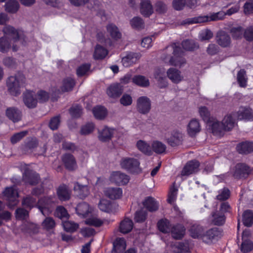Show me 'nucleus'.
<instances>
[{
    "instance_id": "obj_43",
    "label": "nucleus",
    "mask_w": 253,
    "mask_h": 253,
    "mask_svg": "<svg viewBox=\"0 0 253 253\" xmlns=\"http://www.w3.org/2000/svg\"><path fill=\"white\" fill-rule=\"evenodd\" d=\"M237 79L240 86L242 87L247 86L248 78L245 70L241 69L238 72Z\"/></svg>"
},
{
    "instance_id": "obj_49",
    "label": "nucleus",
    "mask_w": 253,
    "mask_h": 253,
    "mask_svg": "<svg viewBox=\"0 0 253 253\" xmlns=\"http://www.w3.org/2000/svg\"><path fill=\"white\" fill-rule=\"evenodd\" d=\"M243 221L245 226L250 227L253 223V212L250 210L246 211L243 215Z\"/></svg>"
},
{
    "instance_id": "obj_61",
    "label": "nucleus",
    "mask_w": 253,
    "mask_h": 253,
    "mask_svg": "<svg viewBox=\"0 0 253 253\" xmlns=\"http://www.w3.org/2000/svg\"><path fill=\"white\" fill-rule=\"evenodd\" d=\"M253 250V242L251 240H246L242 242L241 250L244 253H247Z\"/></svg>"
},
{
    "instance_id": "obj_57",
    "label": "nucleus",
    "mask_w": 253,
    "mask_h": 253,
    "mask_svg": "<svg viewBox=\"0 0 253 253\" xmlns=\"http://www.w3.org/2000/svg\"><path fill=\"white\" fill-rule=\"evenodd\" d=\"M64 230L67 232H74L79 227V225L71 221H66L63 223Z\"/></svg>"
},
{
    "instance_id": "obj_2",
    "label": "nucleus",
    "mask_w": 253,
    "mask_h": 253,
    "mask_svg": "<svg viewBox=\"0 0 253 253\" xmlns=\"http://www.w3.org/2000/svg\"><path fill=\"white\" fill-rule=\"evenodd\" d=\"M25 83V77L21 73L18 72L15 75L9 77L6 81L8 91L12 95H19Z\"/></svg>"
},
{
    "instance_id": "obj_18",
    "label": "nucleus",
    "mask_w": 253,
    "mask_h": 253,
    "mask_svg": "<svg viewBox=\"0 0 253 253\" xmlns=\"http://www.w3.org/2000/svg\"><path fill=\"white\" fill-rule=\"evenodd\" d=\"M6 115L9 120L14 123H16L21 120L22 112L18 108L12 107L6 109Z\"/></svg>"
},
{
    "instance_id": "obj_50",
    "label": "nucleus",
    "mask_w": 253,
    "mask_h": 253,
    "mask_svg": "<svg viewBox=\"0 0 253 253\" xmlns=\"http://www.w3.org/2000/svg\"><path fill=\"white\" fill-rule=\"evenodd\" d=\"M152 149L157 154H162L165 152L166 146L160 141H155L152 143Z\"/></svg>"
},
{
    "instance_id": "obj_37",
    "label": "nucleus",
    "mask_w": 253,
    "mask_h": 253,
    "mask_svg": "<svg viewBox=\"0 0 253 253\" xmlns=\"http://www.w3.org/2000/svg\"><path fill=\"white\" fill-rule=\"evenodd\" d=\"M209 21V15L199 16L193 18H187L183 20L182 25L192 24L194 23H201Z\"/></svg>"
},
{
    "instance_id": "obj_4",
    "label": "nucleus",
    "mask_w": 253,
    "mask_h": 253,
    "mask_svg": "<svg viewBox=\"0 0 253 253\" xmlns=\"http://www.w3.org/2000/svg\"><path fill=\"white\" fill-rule=\"evenodd\" d=\"M173 56H171L169 61L170 65L181 67L186 64V60L183 57L184 52L180 47L175 44L172 45Z\"/></svg>"
},
{
    "instance_id": "obj_38",
    "label": "nucleus",
    "mask_w": 253,
    "mask_h": 253,
    "mask_svg": "<svg viewBox=\"0 0 253 253\" xmlns=\"http://www.w3.org/2000/svg\"><path fill=\"white\" fill-rule=\"evenodd\" d=\"M154 76L161 88L165 87L167 85V79L165 77V71L163 70H157L155 73Z\"/></svg>"
},
{
    "instance_id": "obj_9",
    "label": "nucleus",
    "mask_w": 253,
    "mask_h": 253,
    "mask_svg": "<svg viewBox=\"0 0 253 253\" xmlns=\"http://www.w3.org/2000/svg\"><path fill=\"white\" fill-rule=\"evenodd\" d=\"M3 32L4 34L3 37H6L7 39L11 38L14 42L21 39L24 40L23 32L16 29L13 27L8 25L3 28Z\"/></svg>"
},
{
    "instance_id": "obj_31",
    "label": "nucleus",
    "mask_w": 253,
    "mask_h": 253,
    "mask_svg": "<svg viewBox=\"0 0 253 253\" xmlns=\"http://www.w3.org/2000/svg\"><path fill=\"white\" fill-rule=\"evenodd\" d=\"M172 237L175 239H181L184 236L185 229L180 224L171 227L170 231Z\"/></svg>"
},
{
    "instance_id": "obj_23",
    "label": "nucleus",
    "mask_w": 253,
    "mask_h": 253,
    "mask_svg": "<svg viewBox=\"0 0 253 253\" xmlns=\"http://www.w3.org/2000/svg\"><path fill=\"white\" fill-rule=\"evenodd\" d=\"M139 58L138 53L130 52L122 58V62L124 67H127L135 63Z\"/></svg>"
},
{
    "instance_id": "obj_32",
    "label": "nucleus",
    "mask_w": 253,
    "mask_h": 253,
    "mask_svg": "<svg viewBox=\"0 0 253 253\" xmlns=\"http://www.w3.org/2000/svg\"><path fill=\"white\" fill-rule=\"evenodd\" d=\"M237 150L240 154H248L253 152V142H245L237 146Z\"/></svg>"
},
{
    "instance_id": "obj_11",
    "label": "nucleus",
    "mask_w": 253,
    "mask_h": 253,
    "mask_svg": "<svg viewBox=\"0 0 253 253\" xmlns=\"http://www.w3.org/2000/svg\"><path fill=\"white\" fill-rule=\"evenodd\" d=\"M110 180L118 185H124L126 184L129 180L128 175L120 171L113 172L110 176Z\"/></svg>"
},
{
    "instance_id": "obj_33",
    "label": "nucleus",
    "mask_w": 253,
    "mask_h": 253,
    "mask_svg": "<svg viewBox=\"0 0 253 253\" xmlns=\"http://www.w3.org/2000/svg\"><path fill=\"white\" fill-rule=\"evenodd\" d=\"M133 226L132 221L128 218H126L120 222V231L124 234L127 233L131 231Z\"/></svg>"
},
{
    "instance_id": "obj_64",
    "label": "nucleus",
    "mask_w": 253,
    "mask_h": 253,
    "mask_svg": "<svg viewBox=\"0 0 253 253\" xmlns=\"http://www.w3.org/2000/svg\"><path fill=\"white\" fill-rule=\"evenodd\" d=\"M103 222L96 217H91L86 219L85 223L89 225L99 227L101 226Z\"/></svg>"
},
{
    "instance_id": "obj_13",
    "label": "nucleus",
    "mask_w": 253,
    "mask_h": 253,
    "mask_svg": "<svg viewBox=\"0 0 253 253\" xmlns=\"http://www.w3.org/2000/svg\"><path fill=\"white\" fill-rule=\"evenodd\" d=\"M23 180L26 183L35 185L39 183L40 176L35 171L26 168L23 173Z\"/></svg>"
},
{
    "instance_id": "obj_63",
    "label": "nucleus",
    "mask_w": 253,
    "mask_h": 253,
    "mask_svg": "<svg viewBox=\"0 0 253 253\" xmlns=\"http://www.w3.org/2000/svg\"><path fill=\"white\" fill-rule=\"evenodd\" d=\"M70 114L73 118H79L82 114V107L78 105L73 106L69 110Z\"/></svg>"
},
{
    "instance_id": "obj_39",
    "label": "nucleus",
    "mask_w": 253,
    "mask_h": 253,
    "mask_svg": "<svg viewBox=\"0 0 253 253\" xmlns=\"http://www.w3.org/2000/svg\"><path fill=\"white\" fill-rule=\"evenodd\" d=\"M5 10L10 13H16L19 8V4L16 0H10L5 4Z\"/></svg>"
},
{
    "instance_id": "obj_46",
    "label": "nucleus",
    "mask_w": 253,
    "mask_h": 253,
    "mask_svg": "<svg viewBox=\"0 0 253 253\" xmlns=\"http://www.w3.org/2000/svg\"><path fill=\"white\" fill-rule=\"evenodd\" d=\"M22 229L29 234H36L39 231L37 225L30 222H24L22 225Z\"/></svg>"
},
{
    "instance_id": "obj_40",
    "label": "nucleus",
    "mask_w": 253,
    "mask_h": 253,
    "mask_svg": "<svg viewBox=\"0 0 253 253\" xmlns=\"http://www.w3.org/2000/svg\"><path fill=\"white\" fill-rule=\"evenodd\" d=\"M132 82L141 87H147L149 85V80L141 75L135 76L132 79Z\"/></svg>"
},
{
    "instance_id": "obj_56",
    "label": "nucleus",
    "mask_w": 253,
    "mask_h": 253,
    "mask_svg": "<svg viewBox=\"0 0 253 253\" xmlns=\"http://www.w3.org/2000/svg\"><path fill=\"white\" fill-rule=\"evenodd\" d=\"M98 41L106 46L111 45L112 42L110 38H107L105 34L102 32H98L96 36Z\"/></svg>"
},
{
    "instance_id": "obj_47",
    "label": "nucleus",
    "mask_w": 253,
    "mask_h": 253,
    "mask_svg": "<svg viewBox=\"0 0 253 253\" xmlns=\"http://www.w3.org/2000/svg\"><path fill=\"white\" fill-rule=\"evenodd\" d=\"M75 85V81L70 77L65 78L63 81L62 90L63 91H69L72 90Z\"/></svg>"
},
{
    "instance_id": "obj_48",
    "label": "nucleus",
    "mask_w": 253,
    "mask_h": 253,
    "mask_svg": "<svg viewBox=\"0 0 253 253\" xmlns=\"http://www.w3.org/2000/svg\"><path fill=\"white\" fill-rule=\"evenodd\" d=\"M93 113L96 119L101 120L107 115V110L103 106H96L93 108Z\"/></svg>"
},
{
    "instance_id": "obj_52",
    "label": "nucleus",
    "mask_w": 253,
    "mask_h": 253,
    "mask_svg": "<svg viewBox=\"0 0 253 253\" xmlns=\"http://www.w3.org/2000/svg\"><path fill=\"white\" fill-rule=\"evenodd\" d=\"M147 216V211L143 209H141L135 212L134 219L136 222H143L145 221Z\"/></svg>"
},
{
    "instance_id": "obj_34",
    "label": "nucleus",
    "mask_w": 253,
    "mask_h": 253,
    "mask_svg": "<svg viewBox=\"0 0 253 253\" xmlns=\"http://www.w3.org/2000/svg\"><path fill=\"white\" fill-rule=\"evenodd\" d=\"M201 130L199 122L196 119L192 120L188 126V133L191 136H194Z\"/></svg>"
},
{
    "instance_id": "obj_20",
    "label": "nucleus",
    "mask_w": 253,
    "mask_h": 253,
    "mask_svg": "<svg viewBox=\"0 0 253 253\" xmlns=\"http://www.w3.org/2000/svg\"><path fill=\"white\" fill-rule=\"evenodd\" d=\"M216 42L222 47L228 46L231 43L230 36L224 31H220L216 35Z\"/></svg>"
},
{
    "instance_id": "obj_27",
    "label": "nucleus",
    "mask_w": 253,
    "mask_h": 253,
    "mask_svg": "<svg viewBox=\"0 0 253 253\" xmlns=\"http://www.w3.org/2000/svg\"><path fill=\"white\" fill-rule=\"evenodd\" d=\"M205 230V228L202 226L195 224L191 226L189 232L192 238L201 239Z\"/></svg>"
},
{
    "instance_id": "obj_26",
    "label": "nucleus",
    "mask_w": 253,
    "mask_h": 253,
    "mask_svg": "<svg viewBox=\"0 0 253 253\" xmlns=\"http://www.w3.org/2000/svg\"><path fill=\"white\" fill-rule=\"evenodd\" d=\"M140 13L146 17H149L153 12V6L149 0H143L140 5Z\"/></svg>"
},
{
    "instance_id": "obj_51",
    "label": "nucleus",
    "mask_w": 253,
    "mask_h": 253,
    "mask_svg": "<svg viewBox=\"0 0 253 253\" xmlns=\"http://www.w3.org/2000/svg\"><path fill=\"white\" fill-rule=\"evenodd\" d=\"M181 44L183 48L188 51H193L199 48L198 44L192 40H185L182 42Z\"/></svg>"
},
{
    "instance_id": "obj_19",
    "label": "nucleus",
    "mask_w": 253,
    "mask_h": 253,
    "mask_svg": "<svg viewBox=\"0 0 253 253\" xmlns=\"http://www.w3.org/2000/svg\"><path fill=\"white\" fill-rule=\"evenodd\" d=\"M74 190L75 194L80 199H84L89 194V190L87 185H83L76 182L74 186Z\"/></svg>"
},
{
    "instance_id": "obj_17",
    "label": "nucleus",
    "mask_w": 253,
    "mask_h": 253,
    "mask_svg": "<svg viewBox=\"0 0 253 253\" xmlns=\"http://www.w3.org/2000/svg\"><path fill=\"white\" fill-rule=\"evenodd\" d=\"M123 92V86L119 84H114L110 85L106 91L108 95L114 98L120 97Z\"/></svg>"
},
{
    "instance_id": "obj_55",
    "label": "nucleus",
    "mask_w": 253,
    "mask_h": 253,
    "mask_svg": "<svg viewBox=\"0 0 253 253\" xmlns=\"http://www.w3.org/2000/svg\"><path fill=\"white\" fill-rule=\"evenodd\" d=\"M199 111L204 121L207 124L213 118L211 117L210 113L206 107H200Z\"/></svg>"
},
{
    "instance_id": "obj_45",
    "label": "nucleus",
    "mask_w": 253,
    "mask_h": 253,
    "mask_svg": "<svg viewBox=\"0 0 253 253\" xmlns=\"http://www.w3.org/2000/svg\"><path fill=\"white\" fill-rule=\"evenodd\" d=\"M137 148L142 153L148 155L152 154V150L150 146L146 142L139 140L136 143Z\"/></svg>"
},
{
    "instance_id": "obj_29",
    "label": "nucleus",
    "mask_w": 253,
    "mask_h": 253,
    "mask_svg": "<svg viewBox=\"0 0 253 253\" xmlns=\"http://www.w3.org/2000/svg\"><path fill=\"white\" fill-rule=\"evenodd\" d=\"M126 248L125 240L123 238H117L113 242L112 253H122Z\"/></svg>"
},
{
    "instance_id": "obj_14",
    "label": "nucleus",
    "mask_w": 253,
    "mask_h": 253,
    "mask_svg": "<svg viewBox=\"0 0 253 253\" xmlns=\"http://www.w3.org/2000/svg\"><path fill=\"white\" fill-rule=\"evenodd\" d=\"M251 169L246 164H237L234 169L233 176L237 178L247 177L250 173Z\"/></svg>"
},
{
    "instance_id": "obj_10",
    "label": "nucleus",
    "mask_w": 253,
    "mask_h": 253,
    "mask_svg": "<svg viewBox=\"0 0 253 253\" xmlns=\"http://www.w3.org/2000/svg\"><path fill=\"white\" fill-rule=\"evenodd\" d=\"M151 108V101L147 96L139 97L136 102L137 111L142 114H148Z\"/></svg>"
},
{
    "instance_id": "obj_53",
    "label": "nucleus",
    "mask_w": 253,
    "mask_h": 253,
    "mask_svg": "<svg viewBox=\"0 0 253 253\" xmlns=\"http://www.w3.org/2000/svg\"><path fill=\"white\" fill-rule=\"evenodd\" d=\"M131 27L137 30H140L144 27L143 20L139 17H133L130 21Z\"/></svg>"
},
{
    "instance_id": "obj_16",
    "label": "nucleus",
    "mask_w": 253,
    "mask_h": 253,
    "mask_svg": "<svg viewBox=\"0 0 253 253\" xmlns=\"http://www.w3.org/2000/svg\"><path fill=\"white\" fill-rule=\"evenodd\" d=\"M34 92L27 91L23 94V101L25 105L29 108H34L37 104V99L34 97Z\"/></svg>"
},
{
    "instance_id": "obj_24",
    "label": "nucleus",
    "mask_w": 253,
    "mask_h": 253,
    "mask_svg": "<svg viewBox=\"0 0 253 253\" xmlns=\"http://www.w3.org/2000/svg\"><path fill=\"white\" fill-rule=\"evenodd\" d=\"M144 207L150 212L158 210L159 205L155 199L152 197H146L143 202Z\"/></svg>"
},
{
    "instance_id": "obj_3",
    "label": "nucleus",
    "mask_w": 253,
    "mask_h": 253,
    "mask_svg": "<svg viewBox=\"0 0 253 253\" xmlns=\"http://www.w3.org/2000/svg\"><path fill=\"white\" fill-rule=\"evenodd\" d=\"M121 167L131 173H135L139 170L140 162L135 158L123 157L120 161Z\"/></svg>"
},
{
    "instance_id": "obj_41",
    "label": "nucleus",
    "mask_w": 253,
    "mask_h": 253,
    "mask_svg": "<svg viewBox=\"0 0 253 253\" xmlns=\"http://www.w3.org/2000/svg\"><path fill=\"white\" fill-rule=\"evenodd\" d=\"M77 213L79 215L85 217L89 212V205L85 202L80 203L76 208Z\"/></svg>"
},
{
    "instance_id": "obj_15",
    "label": "nucleus",
    "mask_w": 253,
    "mask_h": 253,
    "mask_svg": "<svg viewBox=\"0 0 253 253\" xmlns=\"http://www.w3.org/2000/svg\"><path fill=\"white\" fill-rule=\"evenodd\" d=\"M62 161L65 168L70 171L74 170L77 168L76 160L72 154H65L62 156Z\"/></svg>"
},
{
    "instance_id": "obj_42",
    "label": "nucleus",
    "mask_w": 253,
    "mask_h": 253,
    "mask_svg": "<svg viewBox=\"0 0 253 253\" xmlns=\"http://www.w3.org/2000/svg\"><path fill=\"white\" fill-rule=\"evenodd\" d=\"M157 225L159 230L163 233H169L170 231L171 227L168 219H161L158 221Z\"/></svg>"
},
{
    "instance_id": "obj_5",
    "label": "nucleus",
    "mask_w": 253,
    "mask_h": 253,
    "mask_svg": "<svg viewBox=\"0 0 253 253\" xmlns=\"http://www.w3.org/2000/svg\"><path fill=\"white\" fill-rule=\"evenodd\" d=\"M183 137L184 135L181 131L174 129L166 135V140L169 145L176 147L182 144Z\"/></svg>"
},
{
    "instance_id": "obj_21",
    "label": "nucleus",
    "mask_w": 253,
    "mask_h": 253,
    "mask_svg": "<svg viewBox=\"0 0 253 253\" xmlns=\"http://www.w3.org/2000/svg\"><path fill=\"white\" fill-rule=\"evenodd\" d=\"M114 132V129L105 127L102 129L98 130V139L102 142H108L111 139Z\"/></svg>"
},
{
    "instance_id": "obj_28",
    "label": "nucleus",
    "mask_w": 253,
    "mask_h": 253,
    "mask_svg": "<svg viewBox=\"0 0 253 253\" xmlns=\"http://www.w3.org/2000/svg\"><path fill=\"white\" fill-rule=\"evenodd\" d=\"M225 29L229 31L233 39H239L242 38L244 30L241 26L232 27V24L230 23Z\"/></svg>"
},
{
    "instance_id": "obj_36",
    "label": "nucleus",
    "mask_w": 253,
    "mask_h": 253,
    "mask_svg": "<svg viewBox=\"0 0 253 253\" xmlns=\"http://www.w3.org/2000/svg\"><path fill=\"white\" fill-rule=\"evenodd\" d=\"M106 29L112 39L116 40L121 39L122 34L115 24L112 23L108 24L106 26Z\"/></svg>"
},
{
    "instance_id": "obj_6",
    "label": "nucleus",
    "mask_w": 253,
    "mask_h": 253,
    "mask_svg": "<svg viewBox=\"0 0 253 253\" xmlns=\"http://www.w3.org/2000/svg\"><path fill=\"white\" fill-rule=\"evenodd\" d=\"M4 195L6 197L8 201V206L13 208L18 203V193L15 186L7 187L4 192Z\"/></svg>"
},
{
    "instance_id": "obj_22",
    "label": "nucleus",
    "mask_w": 253,
    "mask_h": 253,
    "mask_svg": "<svg viewBox=\"0 0 253 253\" xmlns=\"http://www.w3.org/2000/svg\"><path fill=\"white\" fill-rule=\"evenodd\" d=\"M167 76L171 82L174 84H178L182 80L183 77L181 72L174 68H169L167 72Z\"/></svg>"
},
{
    "instance_id": "obj_62",
    "label": "nucleus",
    "mask_w": 253,
    "mask_h": 253,
    "mask_svg": "<svg viewBox=\"0 0 253 253\" xmlns=\"http://www.w3.org/2000/svg\"><path fill=\"white\" fill-rule=\"evenodd\" d=\"M230 195V190L227 188L224 187L218 191L216 199L220 201H224L229 198Z\"/></svg>"
},
{
    "instance_id": "obj_1",
    "label": "nucleus",
    "mask_w": 253,
    "mask_h": 253,
    "mask_svg": "<svg viewBox=\"0 0 253 253\" xmlns=\"http://www.w3.org/2000/svg\"><path fill=\"white\" fill-rule=\"evenodd\" d=\"M209 128L214 135H220L223 130H230L235 125L232 115H227L224 117L221 123L215 119L212 118L208 124Z\"/></svg>"
},
{
    "instance_id": "obj_54",
    "label": "nucleus",
    "mask_w": 253,
    "mask_h": 253,
    "mask_svg": "<svg viewBox=\"0 0 253 253\" xmlns=\"http://www.w3.org/2000/svg\"><path fill=\"white\" fill-rule=\"evenodd\" d=\"M112 205L110 202L105 199H102L98 204L99 209L106 212H110L112 211Z\"/></svg>"
},
{
    "instance_id": "obj_35",
    "label": "nucleus",
    "mask_w": 253,
    "mask_h": 253,
    "mask_svg": "<svg viewBox=\"0 0 253 253\" xmlns=\"http://www.w3.org/2000/svg\"><path fill=\"white\" fill-rule=\"evenodd\" d=\"M105 195L111 199H117L122 195V190L120 188H108L105 191Z\"/></svg>"
},
{
    "instance_id": "obj_7",
    "label": "nucleus",
    "mask_w": 253,
    "mask_h": 253,
    "mask_svg": "<svg viewBox=\"0 0 253 253\" xmlns=\"http://www.w3.org/2000/svg\"><path fill=\"white\" fill-rule=\"evenodd\" d=\"M229 115H232L235 123V118L240 120L252 121L253 120V111L249 107H240L237 112L232 113Z\"/></svg>"
},
{
    "instance_id": "obj_25",
    "label": "nucleus",
    "mask_w": 253,
    "mask_h": 253,
    "mask_svg": "<svg viewBox=\"0 0 253 253\" xmlns=\"http://www.w3.org/2000/svg\"><path fill=\"white\" fill-rule=\"evenodd\" d=\"M211 222L215 225H222L225 221V216L224 214L219 211H215L211 214Z\"/></svg>"
},
{
    "instance_id": "obj_8",
    "label": "nucleus",
    "mask_w": 253,
    "mask_h": 253,
    "mask_svg": "<svg viewBox=\"0 0 253 253\" xmlns=\"http://www.w3.org/2000/svg\"><path fill=\"white\" fill-rule=\"evenodd\" d=\"M220 235L221 232L218 228H212L208 230H205L201 240L206 244H211L213 241L217 240Z\"/></svg>"
},
{
    "instance_id": "obj_60",
    "label": "nucleus",
    "mask_w": 253,
    "mask_h": 253,
    "mask_svg": "<svg viewBox=\"0 0 253 253\" xmlns=\"http://www.w3.org/2000/svg\"><path fill=\"white\" fill-rule=\"evenodd\" d=\"M6 37H2L0 38V51L6 52L10 47V43Z\"/></svg>"
},
{
    "instance_id": "obj_12",
    "label": "nucleus",
    "mask_w": 253,
    "mask_h": 253,
    "mask_svg": "<svg viewBox=\"0 0 253 253\" xmlns=\"http://www.w3.org/2000/svg\"><path fill=\"white\" fill-rule=\"evenodd\" d=\"M200 163L195 160L188 162L181 171L182 176H188L197 172L199 170Z\"/></svg>"
},
{
    "instance_id": "obj_59",
    "label": "nucleus",
    "mask_w": 253,
    "mask_h": 253,
    "mask_svg": "<svg viewBox=\"0 0 253 253\" xmlns=\"http://www.w3.org/2000/svg\"><path fill=\"white\" fill-rule=\"evenodd\" d=\"M42 225L44 229L46 230H50L55 227V222L52 218L48 217L42 221Z\"/></svg>"
},
{
    "instance_id": "obj_30",
    "label": "nucleus",
    "mask_w": 253,
    "mask_h": 253,
    "mask_svg": "<svg viewBox=\"0 0 253 253\" xmlns=\"http://www.w3.org/2000/svg\"><path fill=\"white\" fill-rule=\"evenodd\" d=\"M57 194L59 199L62 201L68 200L70 198L71 193L68 187L63 185L58 187Z\"/></svg>"
},
{
    "instance_id": "obj_58",
    "label": "nucleus",
    "mask_w": 253,
    "mask_h": 253,
    "mask_svg": "<svg viewBox=\"0 0 253 253\" xmlns=\"http://www.w3.org/2000/svg\"><path fill=\"white\" fill-rule=\"evenodd\" d=\"M37 204V200L35 198L29 195L23 199L22 205L26 208L30 209L34 207Z\"/></svg>"
},
{
    "instance_id": "obj_44",
    "label": "nucleus",
    "mask_w": 253,
    "mask_h": 253,
    "mask_svg": "<svg viewBox=\"0 0 253 253\" xmlns=\"http://www.w3.org/2000/svg\"><path fill=\"white\" fill-rule=\"evenodd\" d=\"M108 54L107 50L104 47L101 45L97 44L96 45L94 52V57L96 59H101L105 57Z\"/></svg>"
}]
</instances>
